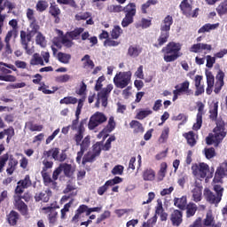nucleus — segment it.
<instances>
[{
	"mask_svg": "<svg viewBox=\"0 0 227 227\" xmlns=\"http://www.w3.org/2000/svg\"><path fill=\"white\" fill-rule=\"evenodd\" d=\"M153 112L150 109L146 110H140L138 113L136 114V120H145L147 116H150Z\"/></svg>",
	"mask_w": 227,
	"mask_h": 227,
	"instance_id": "45",
	"label": "nucleus"
},
{
	"mask_svg": "<svg viewBox=\"0 0 227 227\" xmlns=\"http://www.w3.org/2000/svg\"><path fill=\"white\" fill-rule=\"evenodd\" d=\"M95 159H97V154L89 152L83 156L82 164L86 166L87 162H95Z\"/></svg>",
	"mask_w": 227,
	"mask_h": 227,
	"instance_id": "40",
	"label": "nucleus"
},
{
	"mask_svg": "<svg viewBox=\"0 0 227 227\" xmlns=\"http://www.w3.org/2000/svg\"><path fill=\"white\" fill-rule=\"evenodd\" d=\"M102 152V142H97L92 146V153L98 157Z\"/></svg>",
	"mask_w": 227,
	"mask_h": 227,
	"instance_id": "57",
	"label": "nucleus"
},
{
	"mask_svg": "<svg viewBox=\"0 0 227 227\" xmlns=\"http://www.w3.org/2000/svg\"><path fill=\"white\" fill-rule=\"evenodd\" d=\"M186 217H193L196 212H198V206L193 202H189L185 207Z\"/></svg>",
	"mask_w": 227,
	"mask_h": 227,
	"instance_id": "30",
	"label": "nucleus"
},
{
	"mask_svg": "<svg viewBox=\"0 0 227 227\" xmlns=\"http://www.w3.org/2000/svg\"><path fill=\"white\" fill-rule=\"evenodd\" d=\"M122 12L125 16L121 24L123 27H129L130 24H134V17L137 13V5H136V3H129L123 7Z\"/></svg>",
	"mask_w": 227,
	"mask_h": 227,
	"instance_id": "6",
	"label": "nucleus"
},
{
	"mask_svg": "<svg viewBox=\"0 0 227 227\" xmlns=\"http://www.w3.org/2000/svg\"><path fill=\"white\" fill-rule=\"evenodd\" d=\"M158 3L159 1L157 0H148L146 3L143 4L141 6L142 13H148V12L146 11L147 8H150V6H155V4H157Z\"/></svg>",
	"mask_w": 227,
	"mask_h": 227,
	"instance_id": "48",
	"label": "nucleus"
},
{
	"mask_svg": "<svg viewBox=\"0 0 227 227\" xmlns=\"http://www.w3.org/2000/svg\"><path fill=\"white\" fill-rule=\"evenodd\" d=\"M34 36L35 35H33V34H31L29 32L27 33L24 30L20 31V42L21 43V47L26 51V54H27L28 56H31L35 52V48H29V42H31V40H33Z\"/></svg>",
	"mask_w": 227,
	"mask_h": 227,
	"instance_id": "11",
	"label": "nucleus"
},
{
	"mask_svg": "<svg viewBox=\"0 0 227 227\" xmlns=\"http://www.w3.org/2000/svg\"><path fill=\"white\" fill-rule=\"evenodd\" d=\"M216 82L215 83V90L214 92L215 95H219L221 90H223V86H224V72L223 70H219L216 76Z\"/></svg>",
	"mask_w": 227,
	"mask_h": 227,
	"instance_id": "16",
	"label": "nucleus"
},
{
	"mask_svg": "<svg viewBox=\"0 0 227 227\" xmlns=\"http://www.w3.org/2000/svg\"><path fill=\"white\" fill-rule=\"evenodd\" d=\"M49 13L53 17L55 24H59L61 22V18H59V15H61V9H59V6L56 4V2H52L50 5Z\"/></svg>",
	"mask_w": 227,
	"mask_h": 227,
	"instance_id": "17",
	"label": "nucleus"
},
{
	"mask_svg": "<svg viewBox=\"0 0 227 227\" xmlns=\"http://www.w3.org/2000/svg\"><path fill=\"white\" fill-rule=\"evenodd\" d=\"M114 129H116V122L114 121V117L111 116L106 127L104 129V131L110 133L113 132Z\"/></svg>",
	"mask_w": 227,
	"mask_h": 227,
	"instance_id": "47",
	"label": "nucleus"
},
{
	"mask_svg": "<svg viewBox=\"0 0 227 227\" xmlns=\"http://www.w3.org/2000/svg\"><path fill=\"white\" fill-rule=\"evenodd\" d=\"M19 219H20V215L17 213L15 210H12L6 215V221L10 226H17V223H19Z\"/></svg>",
	"mask_w": 227,
	"mask_h": 227,
	"instance_id": "23",
	"label": "nucleus"
},
{
	"mask_svg": "<svg viewBox=\"0 0 227 227\" xmlns=\"http://www.w3.org/2000/svg\"><path fill=\"white\" fill-rule=\"evenodd\" d=\"M82 61L83 62V68H90V70H93L95 68V63L93 60H91L90 55H85L82 59Z\"/></svg>",
	"mask_w": 227,
	"mask_h": 227,
	"instance_id": "39",
	"label": "nucleus"
},
{
	"mask_svg": "<svg viewBox=\"0 0 227 227\" xmlns=\"http://www.w3.org/2000/svg\"><path fill=\"white\" fill-rule=\"evenodd\" d=\"M8 164L6 168L7 175H13L19 166V160L13 157V155L9 156Z\"/></svg>",
	"mask_w": 227,
	"mask_h": 227,
	"instance_id": "22",
	"label": "nucleus"
},
{
	"mask_svg": "<svg viewBox=\"0 0 227 227\" xmlns=\"http://www.w3.org/2000/svg\"><path fill=\"white\" fill-rule=\"evenodd\" d=\"M113 84H108L106 88H103L98 92V98L95 103L96 107H100V100L103 107H107V100H109V95L114 90Z\"/></svg>",
	"mask_w": 227,
	"mask_h": 227,
	"instance_id": "10",
	"label": "nucleus"
},
{
	"mask_svg": "<svg viewBox=\"0 0 227 227\" xmlns=\"http://www.w3.org/2000/svg\"><path fill=\"white\" fill-rule=\"evenodd\" d=\"M142 176L143 180L145 182H153V180H155V170L152 168H146L144 170Z\"/></svg>",
	"mask_w": 227,
	"mask_h": 227,
	"instance_id": "27",
	"label": "nucleus"
},
{
	"mask_svg": "<svg viewBox=\"0 0 227 227\" xmlns=\"http://www.w3.org/2000/svg\"><path fill=\"white\" fill-rule=\"evenodd\" d=\"M217 27H219V23H215V24L207 23L198 30V33L199 34L210 33V31H213L214 29H217Z\"/></svg>",
	"mask_w": 227,
	"mask_h": 227,
	"instance_id": "31",
	"label": "nucleus"
},
{
	"mask_svg": "<svg viewBox=\"0 0 227 227\" xmlns=\"http://www.w3.org/2000/svg\"><path fill=\"white\" fill-rule=\"evenodd\" d=\"M123 33V30L121 27L118 25L114 26V28L111 31V36L113 40H118L120 36H121V34Z\"/></svg>",
	"mask_w": 227,
	"mask_h": 227,
	"instance_id": "42",
	"label": "nucleus"
},
{
	"mask_svg": "<svg viewBox=\"0 0 227 227\" xmlns=\"http://www.w3.org/2000/svg\"><path fill=\"white\" fill-rule=\"evenodd\" d=\"M18 185H20L22 189H27L28 187H31V185H33V183L31 182V176H29V175L25 176L24 179H21L18 182Z\"/></svg>",
	"mask_w": 227,
	"mask_h": 227,
	"instance_id": "38",
	"label": "nucleus"
},
{
	"mask_svg": "<svg viewBox=\"0 0 227 227\" xmlns=\"http://www.w3.org/2000/svg\"><path fill=\"white\" fill-rule=\"evenodd\" d=\"M170 221L172 226H180V224L184 223V212L178 209H174L173 212L170 214Z\"/></svg>",
	"mask_w": 227,
	"mask_h": 227,
	"instance_id": "15",
	"label": "nucleus"
},
{
	"mask_svg": "<svg viewBox=\"0 0 227 227\" xmlns=\"http://www.w3.org/2000/svg\"><path fill=\"white\" fill-rule=\"evenodd\" d=\"M143 52V49L137 45H130L128 49V56L130 58H137Z\"/></svg>",
	"mask_w": 227,
	"mask_h": 227,
	"instance_id": "28",
	"label": "nucleus"
},
{
	"mask_svg": "<svg viewBox=\"0 0 227 227\" xmlns=\"http://www.w3.org/2000/svg\"><path fill=\"white\" fill-rule=\"evenodd\" d=\"M110 184H108L107 181L105 183V184H103L102 186H100L99 188H98V196H104V194H106V192H107V190L109 189Z\"/></svg>",
	"mask_w": 227,
	"mask_h": 227,
	"instance_id": "62",
	"label": "nucleus"
},
{
	"mask_svg": "<svg viewBox=\"0 0 227 227\" xmlns=\"http://www.w3.org/2000/svg\"><path fill=\"white\" fill-rule=\"evenodd\" d=\"M61 43L62 45H64V47H67V49H70L74 46V42L68 39V35H67V34L65 35H62Z\"/></svg>",
	"mask_w": 227,
	"mask_h": 227,
	"instance_id": "51",
	"label": "nucleus"
},
{
	"mask_svg": "<svg viewBox=\"0 0 227 227\" xmlns=\"http://www.w3.org/2000/svg\"><path fill=\"white\" fill-rule=\"evenodd\" d=\"M49 8V3L45 0H39L35 4V10L39 13H43Z\"/></svg>",
	"mask_w": 227,
	"mask_h": 227,
	"instance_id": "37",
	"label": "nucleus"
},
{
	"mask_svg": "<svg viewBox=\"0 0 227 227\" xmlns=\"http://www.w3.org/2000/svg\"><path fill=\"white\" fill-rule=\"evenodd\" d=\"M215 219L214 218V215H212V214L207 213L206 215V218L203 220V225L204 226H215L216 224H215Z\"/></svg>",
	"mask_w": 227,
	"mask_h": 227,
	"instance_id": "43",
	"label": "nucleus"
},
{
	"mask_svg": "<svg viewBox=\"0 0 227 227\" xmlns=\"http://www.w3.org/2000/svg\"><path fill=\"white\" fill-rule=\"evenodd\" d=\"M23 200H26L24 197H19L18 200H15L14 207L17 208L18 211L21 214V215H29V209L27 208V206L26 202L22 201Z\"/></svg>",
	"mask_w": 227,
	"mask_h": 227,
	"instance_id": "18",
	"label": "nucleus"
},
{
	"mask_svg": "<svg viewBox=\"0 0 227 227\" xmlns=\"http://www.w3.org/2000/svg\"><path fill=\"white\" fill-rule=\"evenodd\" d=\"M43 170L41 171V173H47L48 169H52V167L54 166V162L50 161L48 160H43Z\"/></svg>",
	"mask_w": 227,
	"mask_h": 227,
	"instance_id": "59",
	"label": "nucleus"
},
{
	"mask_svg": "<svg viewBox=\"0 0 227 227\" xmlns=\"http://www.w3.org/2000/svg\"><path fill=\"white\" fill-rule=\"evenodd\" d=\"M30 27L32 30L28 33H31L33 36L40 33V25H38V22H36V20L30 21Z\"/></svg>",
	"mask_w": 227,
	"mask_h": 227,
	"instance_id": "49",
	"label": "nucleus"
},
{
	"mask_svg": "<svg viewBox=\"0 0 227 227\" xmlns=\"http://www.w3.org/2000/svg\"><path fill=\"white\" fill-rule=\"evenodd\" d=\"M35 43L41 47H45V36H43V34H42V32L37 33V35L35 36Z\"/></svg>",
	"mask_w": 227,
	"mask_h": 227,
	"instance_id": "55",
	"label": "nucleus"
},
{
	"mask_svg": "<svg viewBox=\"0 0 227 227\" xmlns=\"http://www.w3.org/2000/svg\"><path fill=\"white\" fill-rule=\"evenodd\" d=\"M30 65H32L33 67L36 65H41V67H44L45 63L43 62V59L42 58V56H40L39 53H34L30 60Z\"/></svg>",
	"mask_w": 227,
	"mask_h": 227,
	"instance_id": "34",
	"label": "nucleus"
},
{
	"mask_svg": "<svg viewBox=\"0 0 227 227\" xmlns=\"http://www.w3.org/2000/svg\"><path fill=\"white\" fill-rule=\"evenodd\" d=\"M198 113L196 116V123L192 126V130H200L203 125V114H205V104L202 102L197 103Z\"/></svg>",
	"mask_w": 227,
	"mask_h": 227,
	"instance_id": "14",
	"label": "nucleus"
},
{
	"mask_svg": "<svg viewBox=\"0 0 227 227\" xmlns=\"http://www.w3.org/2000/svg\"><path fill=\"white\" fill-rule=\"evenodd\" d=\"M129 127L133 129V133L135 134H143V132H145V128L139 121L132 120L129 122Z\"/></svg>",
	"mask_w": 227,
	"mask_h": 227,
	"instance_id": "25",
	"label": "nucleus"
},
{
	"mask_svg": "<svg viewBox=\"0 0 227 227\" xmlns=\"http://www.w3.org/2000/svg\"><path fill=\"white\" fill-rule=\"evenodd\" d=\"M190 86L191 82L187 80L176 85V90H173V102L178 100V98L182 97V95H186V97H191V95H193L194 92L192 91V90L190 89Z\"/></svg>",
	"mask_w": 227,
	"mask_h": 227,
	"instance_id": "7",
	"label": "nucleus"
},
{
	"mask_svg": "<svg viewBox=\"0 0 227 227\" xmlns=\"http://www.w3.org/2000/svg\"><path fill=\"white\" fill-rule=\"evenodd\" d=\"M123 169H125V168L122 165H116L112 169V175H123Z\"/></svg>",
	"mask_w": 227,
	"mask_h": 227,
	"instance_id": "64",
	"label": "nucleus"
},
{
	"mask_svg": "<svg viewBox=\"0 0 227 227\" xmlns=\"http://www.w3.org/2000/svg\"><path fill=\"white\" fill-rule=\"evenodd\" d=\"M219 102H213L209 106V120L211 121H215V127L213 129L214 134L210 133L206 137L207 145H214L215 146H219L224 137H226V123L222 118H218L219 114Z\"/></svg>",
	"mask_w": 227,
	"mask_h": 227,
	"instance_id": "1",
	"label": "nucleus"
},
{
	"mask_svg": "<svg viewBox=\"0 0 227 227\" xmlns=\"http://www.w3.org/2000/svg\"><path fill=\"white\" fill-rule=\"evenodd\" d=\"M182 43L176 42H169L165 47L161 49L163 59L166 63H173L182 56Z\"/></svg>",
	"mask_w": 227,
	"mask_h": 227,
	"instance_id": "3",
	"label": "nucleus"
},
{
	"mask_svg": "<svg viewBox=\"0 0 227 227\" xmlns=\"http://www.w3.org/2000/svg\"><path fill=\"white\" fill-rule=\"evenodd\" d=\"M174 205L179 210H185L187 206V196H182L181 198H175L174 199Z\"/></svg>",
	"mask_w": 227,
	"mask_h": 227,
	"instance_id": "26",
	"label": "nucleus"
},
{
	"mask_svg": "<svg viewBox=\"0 0 227 227\" xmlns=\"http://www.w3.org/2000/svg\"><path fill=\"white\" fill-rule=\"evenodd\" d=\"M51 196L52 192H51V189H47L44 192L35 193L34 198L36 202L43 201V203H49V200H51Z\"/></svg>",
	"mask_w": 227,
	"mask_h": 227,
	"instance_id": "21",
	"label": "nucleus"
},
{
	"mask_svg": "<svg viewBox=\"0 0 227 227\" xmlns=\"http://www.w3.org/2000/svg\"><path fill=\"white\" fill-rule=\"evenodd\" d=\"M60 168L67 178L74 176V170H72V165L68 163L60 164Z\"/></svg>",
	"mask_w": 227,
	"mask_h": 227,
	"instance_id": "32",
	"label": "nucleus"
},
{
	"mask_svg": "<svg viewBox=\"0 0 227 227\" xmlns=\"http://www.w3.org/2000/svg\"><path fill=\"white\" fill-rule=\"evenodd\" d=\"M102 207H88L87 205L82 204L78 207V208L74 212V215L71 219V223L73 224H77L79 223V219H81V215L85 213V215H91V212H101Z\"/></svg>",
	"mask_w": 227,
	"mask_h": 227,
	"instance_id": "8",
	"label": "nucleus"
},
{
	"mask_svg": "<svg viewBox=\"0 0 227 227\" xmlns=\"http://www.w3.org/2000/svg\"><path fill=\"white\" fill-rule=\"evenodd\" d=\"M43 210L44 211V214H48L50 224L56 223V221H58V211H56V208L52 207H43Z\"/></svg>",
	"mask_w": 227,
	"mask_h": 227,
	"instance_id": "20",
	"label": "nucleus"
},
{
	"mask_svg": "<svg viewBox=\"0 0 227 227\" xmlns=\"http://www.w3.org/2000/svg\"><path fill=\"white\" fill-rule=\"evenodd\" d=\"M204 152H205L206 159L210 160V159H214V157H215V149L214 147L205 148Z\"/></svg>",
	"mask_w": 227,
	"mask_h": 227,
	"instance_id": "58",
	"label": "nucleus"
},
{
	"mask_svg": "<svg viewBox=\"0 0 227 227\" xmlns=\"http://www.w3.org/2000/svg\"><path fill=\"white\" fill-rule=\"evenodd\" d=\"M58 155H59V148H58V147H53V148L50 149L49 151L43 152L44 157H52L54 159V160H58Z\"/></svg>",
	"mask_w": 227,
	"mask_h": 227,
	"instance_id": "36",
	"label": "nucleus"
},
{
	"mask_svg": "<svg viewBox=\"0 0 227 227\" xmlns=\"http://www.w3.org/2000/svg\"><path fill=\"white\" fill-rule=\"evenodd\" d=\"M132 79V73L130 71L128 72H120L116 74L114 77V84L116 88H120L123 90V88H127L129 84H130V80Z\"/></svg>",
	"mask_w": 227,
	"mask_h": 227,
	"instance_id": "9",
	"label": "nucleus"
},
{
	"mask_svg": "<svg viewBox=\"0 0 227 227\" xmlns=\"http://www.w3.org/2000/svg\"><path fill=\"white\" fill-rule=\"evenodd\" d=\"M76 103H77V98H74L72 96L65 97L59 101V104H65L66 106H68L70 104L75 105Z\"/></svg>",
	"mask_w": 227,
	"mask_h": 227,
	"instance_id": "50",
	"label": "nucleus"
},
{
	"mask_svg": "<svg viewBox=\"0 0 227 227\" xmlns=\"http://www.w3.org/2000/svg\"><path fill=\"white\" fill-rule=\"evenodd\" d=\"M216 12L219 17H223V15H227V0H223L221 2L218 6L215 8Z\"/></svg>",
	"mask_w": 227,
	"mask_h": 227,
	"instance_id": "33",
	"label": "nucleus"
},
{
	"mask_svg": "<svg viewBox=\"0 0 227 227\" xmlns=\"http://www.w3.org/2000/svg\"><path fill=\"white\" fill-rule=\"evenodd\" d=\"M109 217H111V211H104V213L101 214L100 216L97 218L96 224H100L102 221H106V219H109Z\"/></svg>",
	"mask_w": 227,
	"mask_h": 227,
	"instance_id": "56",
	"label": "nucleus"
},
{
	"mask_svg": "<svg viewBox=\"0 0 227 227\" xmlns=\"http://www.w3.org/2000/svg\"><path fill=\"white\" fill-rule=\"evenodd\" d=\"M167 171H168V163L162 162L160 164V171L158 172V175H159V176L161 177V180H162V178H164V176H166Z\"/></svg>",
	"mask_w": 227,
	"mask_h": 227,
	"instance_id": "63",
	"label": "nucleus"
},
{
	"mask_svg": "<svg viewBox=\"0 0 227 227\" xmlns=\"http://www.w3.org/2000/svg\"><path fill=\"white\" fill-rule=\"evenodd\" d=\"M105 121H107V117L104 114L98 112L90 117L88 123L89 129L95 130L98 125H102Z\"/></svg>",
	"mask_w": 227,
	"mask_h": 227,
	"instance_id": "12",
	"label": "nucleus"
},
{
	"mask_svg": "<svg viewBox=\"0 0 227 227\" xmlns=\"http://www.w3.org/2000/svg\"><path fill=\"white\" fill-rule=\"evenodd\" d=\"M66 35L68 38H71V40H81L82 38V40L86 41L90 39V32H84V28L82 27H76L70 32H67Z\"/></svg>",
	"mask_w": 227,
	"mask_h": 227,
	"instance_id": "13",
	"label": "nucleus"
},
{
	"mask_svg": "<svg viewBox=\"0 0 227 227\" xmlns=\"http://www.w3.org/2000/svg\"><path fill=\"white\" fill-rule=\"evenodd\" d=\"M123 6L121 4H112L108 7L111 13H121L123 12Z\"/></svg>",
	"mask_w": 227,
	"mask_h": 227,
	"instance_id": "53",
	"label": "nucleus"
},
{
	"mask_svg": "<svg viewBox=\"0 0 227 227\" xmlns=\"http://www.w3.org/2000/svg\"><path fill=\"white\" fill-rule=\"evenodd\" d=\"M192 175L195 176L196 178L201 180V178H206V180H210V178L214 177L215 168L205 162L194 163L192 166Z\"/></svg>",
	"mask_w": 227,
	"mask_h": 227,
	"instance_id": "4",
	"label": "nucleus"
},
{
	"mask_svg": "<svg viewBox=\"0 0 227 227\" xmlns=\"http://www.w3.org/2000/svg\"><path fill=\"white\" fill-rule=\"evenodd\" d=\"M41 176L43 177V184L46 187H50V189L53 190L58 189V182L53 180L48 172H41Z\"/></svg>",
	"mask_w": 227,
	"mask_h": 227,
	"instance_id": "19",
	"label": "nucleus"
},
{
	"mask_svg": "<svg viewBox=\"0 0 227 227\" xmlns=\"http://www.w3.org/2000/svg\"><path fill=\"white\" fill-rule=\"evenodd\" d=\"M168 137H169V129L168 127H165L160 137V141L161 143H166Z\"/></svg>",
	"mask_w": 227,
	"mask_h": 227,
	"instance_id": "60",
	"label": "nucleus"
},
{
	"mask_svg": "<svg viewBox=\"0 0 227 227\" xmlns=\"http://www.w3.org/2000/svg\"><path fill=\"white\" fill-rule=\"evenodd\" d=\"M213 190L215 193L210 191V189L206 188L204 190V198H206V200L211 205H219V203H221V200H223L224 188H223L221 184H215L213 186Z\"/></svg>",
	"mask_w": 227,
	"mask_h": 227,
	"instance_id": "5",
	"label": "nucleus"
},
{
	"mask_svg": "<svg viewBox=\"0 0 227 227\" xmlns=\"http://www.w3.org/2000/svg\"><path fill=\"white\" fill-rule=\"evenodd\" d=\"M57 58L60 63L68 65V63H70V59H72V55L59 51L57 55Z\"/></svg>",
	"mask_w": 227,
	"mask_h": 227,
	"instance_id": "35",
	"label": "nucleus"
},
{
	"mask_svg": "<svg viewBox=\"0 0 227 227\" xmlns=\"http://www.w3.org/2000/svg\"><path fill=\"white\" fill-rule=\"evenodd\" d=\"M183 136L185 137L189 146H196V133H194V131H189L184 133Z\"/></svg>",
	"mask_w": 227,
	"mask_h": 227,
	"instance_id": "29",
	"label": "nucleus"
},
{
	"mask_svg": "<svg viewBox=\"0 0 227 227\" xmlns=\"http://www.w3.org/2000/svg\"><path fill=\"white\" fill-rule=\"evenodd\" d=\"M90 139H91V137L90 136H87L83 138L82 143H80L79 146H80V150H82V152H86V151H88V148H90V145L91 143L90 141Z\"/></svg>",
	"mask_w": 227,
	"mask_h": 227,
	"instance_id": "46",
	"label": "nucleus"
},
{
	"mask_svg": "<svg viewBox=\"0 0 227 227\" xmlns=\"http://www.w3.org/2000/svg\"><path fill=\"white\" fill-rule=\"evenodd\" d=\"M171 26H173V16L167 15L160 24V34L157 39V43L153 44V47H156V49H160L162 45L168 43V40H169V31H171Z\"/></svg>",
	"mask_w": 227,
	"mask_h": 227,
	"instance_id": "2",
	"label": "nucleus"
},
{
	"mask_svg": "<svg viewBox=\"0 0 227 227\" xmlns=\"http://www.w3.org/2000/svg\"><path fill=\"white\" fill-rule=\"evenodd\" d=\"M70 79H72L70 74H62V75L57 76L55 78V81H56V82L65 83V82H68V81H70Z\"/></svg>",
	"mask_w": 227,
	"mask_h": 227,
	"instance_id": "61",
	"label": "nucleus"
},
{
	"mask_svg": "<svg viewBox=\"0 0 227 227\" xmlns=\"http://www.w3.org/2000/svg\"><path fill=\"white\" fill-rule=\"evenodd\" d=\"M72 203H74V200H70L68 203L64 205V207L60 210V218L62 220L67 219V213L70 212V207H72Z\"/></svg>",
	"mask_w": 227,
	"mask_h": 227,
	"instance_id": "44",
	"label": "nucleus"
},
{
	"mask_svg": "<svg viewBox=\"0 0 227 227\" xmlns=\"http://www.w3.org/2000/svg\"><path fill=\"white\" fill-rule=\"evenodd\" d=\"M8 159H10V155L8 153H5L0 157V173H3V171H4V166H6Z\"/></svg>",
	"mask_w": 227,
	"mask_h": 227,
	"instance_id": "54",
	"label": "nucleus"
},
{
	"mask_svg": "<svg viewBox=\"0 0 227 227\" xmlns=\"http://www.w3.org/2000/svg\"><path fill=\"white\" fill-rule=\"evenodd\" d=\"M179 8L183 13L186 17H191V12H192V5L189 4V0H183L179 4Z\"/></svg>",
	"mask_w": 227,
	"mask_h": 227,
	"instance_id": "24",
	"label": "nucleus"
},
{
	"mask_svg": "<svg viewBox=\"0 0 227 227\" xmlns=\"http://www.w3.org/2000/svg\"><path fill=\"white\" fill-rule=\"evenodd\" d=\"M57 3L59 4H67L71 8H74V10L78 8L77 3H75V0H57Z\"/></svg>",
	"mask_w": 227,
	"mask_h": 227,
	"instance_id": "52",
	"label": "nucleus"
},
{
	"mask_svg": "<svg viewBox=\"0 0 227 227\" xmlns=\"http://www.w3.org/2000/svg\"><path fill=\"white\" fill-rule=\"evenodd\" d=\"M192 192L193 201H195V203H199V201L201 200V194H202L201 187L195 186V189H193Z\"/></svg>",
	"mask_w": 227,
	"mask_h": 227,
	"instance_id": "41",
	"label": "nucleus"
}]
</instances>
